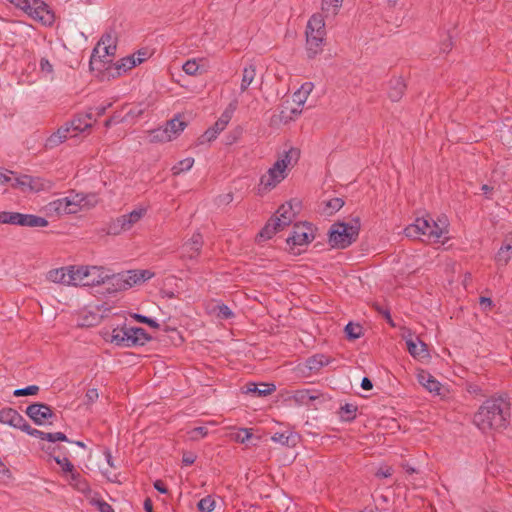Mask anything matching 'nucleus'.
Here are the masks:
<instances>
[{"instance_id": "52", "label": "nucleus", "mask_w": 512, "mask_h": 512, "mask_svg": "<svg viewBox=\"0 0 512 512\" xmlns=\"http://www.w3.org/2000/svg\"><path fill=\"white\" fill-rule=\"evenodd\" d=\"M132 317H133L136 321H138V322H140V323L147 324L148 326H150V327H152V328H158V327H159V324H158L155 320H153V319H151V318H149V317H146V316H144V315H141V314H134Z\"/></svg>"}, {"instance_id": "61", "label": "nucleus", "mask_w": 512, "mask_h": 512, "mask_svg": "<svg viewBox=\"0 0 512 512\" xmlns=\"http://www.w3.org/2000/svg\"><path fill=\"white\" fill-rule=\"evenodd\" d=\"M85 397L87 399V403L88 404L94 403L98 399V397H99L97 389H95V388L89 389L86 392Z\"/></svg>"}, {"instance_id": "43", "label": "nucleus", "mask_w": 512, "mask_h": 512, "mask_svg": "<svg viewBox=\"0 0 512 512\" xmlns=\"http://www.w3.org/2000/svg\"><path fill=\"white\" fill-rule=\"evenodd\" d=\"M197 507L200 512H212L215 508V501L214 499L209 495L204 498H202L198 504Z\"/></svg>"}, {"instance_id": "41", "label": "nucleus", "mask_w": 512, "mask_h": 512, "mask_svg": "<svg viewBox=\"0 0 512 512\" xmlns=\"http://www.w3.org/2000/svg\"><path fill=\"white\" fill-rule=\"evenodd\" d=\"M194 164V159L191 157L185 158L179 161L176 165L172 167L173 175H179L184 171H188L192 168Z\"/></svg>"}, {"instance_id": "55", "label": "nucleus", "mask_w": 512, "mask_h": 512, "mask_svg": "<svg viewBox=\"0 0 512 512\" xmlns=\"http://www.w3.org/2000/svg\"><path fill=\"white\" fill-rule=\"evenodd\" d=\"M218 134H219V133L217 132V130H216V129H214L213 127H211V128H209V129H207V130L204 132V134L201 136V141H200V142H201V143H204L205 141L210 142V141H212V140L216 139V137H217V135H218Z\"/></svg>"}, {"instance_id": "26", "label": "nucleus", "mask_w": 512, "mask_h": 512, "mask_svg": "<svg viewBox=\"0 0 512 512\" xmlns=\"http://www.w3.org/2000/svg\"><path fill=\"white\" fill-rule=\"evenodd\" d=\"M145 208H138L128 214L121 215V220L126 227L127 231L130 230L136 223H138L146 214Z\"/></svg>"}, {"instance_id": "42", "label": "nucleus", "mask_w": 512, "mask_h": 512, "mask_svg": "<svg viewBox=\"0 0 512 512\" xmlns=\"http://www.w3.org/2000/svg\"><path fill=\"white\" fill-rule=\"evenodd\" d=\"M345 333L350 340L358 339L362 335V326L350 322L345 326Z\"/></svg>"}, {"instance_id": "34", "label": "nucleus", "mask_w": 512, "mask_h": 512, "mask_svg": "<svg viewBox=\"0 0 512 512\" xmlns=\"http://www.w3.org/2000/svg\"><path fill=\"white\" fill-rule=\"evenodd\" d=\"M48 225V221L40 216L32 214H23L21 226L28 227H45Z\"/></svg>"}, {"instance_id": "11", "label": "nucleus", "mask_w": 512, "mask_h": 512, "mask_svg": "<svg viewBox=\"0 0 512 512\" xmlns=\"http://www.w3.org/2000/svg\"><path fill=\"white\" fill-rule=\"evenodd\" d=\"M138 271L132 270L126 273H118L111 276V285L115 291H122L131 288L132 286L141 283L138 279Z\"/></svg>"}, {"instance_id": "57", "label": "nucleus", "mask_w": 512, "mask_h": 512, "mask_svg": "<svg viewBox=\"0 0 512 512\" xmlns=\"http://www.w3.org/2000/svg\"><path fill=\"white\" fill-rule=\"evenodd\" d=\"M190 434H191V439L197 440V439L202 438L207 435V428L202 427V426L196 427L190 432Z\"/></svg>"}, {"instance_id": "58", "label": "nucleus", "mask_w": 512, "mask_h": 512, "mask_svg": "<svg viewBox=\"0 0 512 512\" xmlns=\"http://www.w3.org/2000/svg\"><path fill=\"white\" fill-rule=\"evenodd\" d=\"M480 306H481V309L484 312H489L494 307V304H493V301H492L491 298H489V297H481L480 298Z\"/></svg>"}, {"instance_id": "16", "label": "nucleus", "mask_w": 512, "mask_h": 512, "mask_svg": "<svg viewBox=\"0 0 512 512\" xmlns=\"http://www.w3.org/2000/svg\"><path fill=\"white\" fill-rule=\"evenodd\" d=\"M131 330H133V326L123 325L122 327H117L112 330L111 334V342L117 346L121 347H132L134 344L133 335Z\"/></svg>"}, {"instance_id": "64", "label": "nucleus", "mask_w": 512, "mask_h": 512, "mask_svg": "<svg viewBox=\"0 0 512 512\" xmlns=\"http://www.w3.org/2000/svg\"><path fill=\"white\" fill-rule=\"evenodd\" d=\"M138 271V279H140V282L143 283L146 280L150 279L153 276V273L149 270H137Z\"/></svg>"}, {"instance_id": "63", "label": "nucleus", "mask_w": 512, "mask_h": 512, "mask_svg": "<svg viewBox=\"0 0 512 512\" xmlns=\"http://www.w3.org/2000/svg\"><path fill=\"white\" fill-rule=\"evenodd\" d=\"M393 473V469L389 466L387 467H384V468H380L377 472H376V476L379 477V478H387V477H390Z\"/></svg>"}, {"instance_id": "59", "label": "nucleus", "mask_w": 512, "mask_h": 512, "mask_svg": "<svg viewBox=\"0 0 512 512\" xmlns=\"http://www.w3.org/2000/svg\"><path fill=\"white\" fill-rule=\"evenodd\" d=\"M93 503L98 506L100 512H114L112 506L103 500H93Z\"/></svg>"}, {"instance_id": "22", "label": "nucleus", "mask_w": 512, "mask_h": 512, "mask_svg": "<svg viewBox=\"0 0 512 512\" xmlns=\"http://www.w3.org/2000/svg\"><path fill=\"white\" fill-rule=\"evenodd\" d=\"M406 90V84L402 77H393L389 81L388 97L393 102H398Z\"/></svg>"}, {"instance_id": "9", "label": "nucleus", "mask_w": 512, "mask_h": 512, "mask_svg": "<svg viewBox=\"0 0 512 512\" xmlns=\"http://www.w3.org/2000/svg\"><path fill=\"white\" fill-rule=\"evenodd\" d=\"M204 241L201 233L195 232L181 246L180 258L183 260L197 259L203 247Z\"/></svg>"}, {"instance_id": "10", "label": "nucleus", "mask_w": 512, "mask_h": 512, "mask_svg": "<svg viewBox=\"0 0 512 512\" xmlns=\"http://www.w3.org/2000/svg\"><path fill=\"white\" fill-rule=\"evenodd\" d=\"M0 423L20 429L21 431L29 428V423L26 419L17 410L10 407L0 410Z\"/></svg>"}, {"instance_id": "56", "label": "nucleus", "mask_w": 512, "mask_h": 512, "mask_svg": "<svg viewBox=\"0 0 512 512\" xmlns=\"http://www.w3.org/2000/svg\"><path fill=\"white\" fill-rule=\"evenodd\" d=\"M344 205V201L341 198H333L328 201L327 207L330 209V212L338 211Z\"/></svg>"}, {"instance_id": "44", "label": "nucleus", "mask_w": 512, "mask_h": 512, "mask_svg": "<svg viewBox=\"0 0 512 512\" xmlns=\"http://www.w3.org/2000/svg\"><path fill=\"white\" fill-rule=\"evenodd\" d=\"M357 407L353 404H345L341 407V418L345 421H352L356 417Z\"/></svg>"}, {"instance_id": "39", "label": "nucleus", "mask_w": 512, "mask_h": 512, "mask_svg": "<svg viewBox=\"0 0 512 512\" xmlns=\"http://www.w3.org/2000/svg\"><path fill=\"white\" fill-rule=\"evenodd\" d=\"M125 231H127V229L124 226L120 216L112 220L107 226V234L109 235H120Z\"/></svg>"}, {"instance_id": "7", "label": "nucleus", "mask_w": 512, "mask_h": 512, "mask_svg": "<svg viewBox=\"0 0 512 512\" xmlns=\"http://www.w3.org/2000/svg\"><path fill=\"white\" fill-rule=\"evenodd\" d=\"M314 237L313 226L310 223L303 222L294 224L291 236L286 241L290 249H293L295 246L307 245Z\"/></svg>"}, {"instance_id": "18", "label": "nucleus", "mask_w": 512, "mask_h": 512, "mask_svg": "<svg viewBox=\"0 0 512 512\" xmlns=\"http://www.w3.org/2000/svg\"><path fill=\"white\" fill-rule=\"evenodd\" d=\"M290 224H283L278 215H273L258 234L259 241L272 238L277 232L284 230Z\"/></svg>"}, {"instance_id": "24", "label": "nucleus", "mask_w": 512, "mask_h": 512, "mask_svg": "<svg viewBox=\"0 0 512 512\" xmlns=\"http://www.w3.org/2000/svg\"><path fill=\"white\" fill-rule=\"evenodd\" d=\"M67 275L68 285L86 286L85 266H70Z\"/></svg>"}, {"instance_id": "50", "label": "nucleus", "mask_w": 512, "mask_h": 512, "mask_svg": "<svg viewBox=\"0 0 512 512\" xmlns=\"http://www.w3.org/2000/svg\"><path fill=\"white\" fill-rule=\"evenodd\" d=\"M67 197L69 198L70 201H73V203H75L76 213L81 211V209L83 207V202L85 200L84 195L80 194V193H70Z\"/></svg>"}, {"instance_id": "29", "label": "nucleus", "mask_w": 512, "mask_h": 512, "mask_svg": "<svg viewBox=\"0 0 512 512\" xmlns=\"http://www.w3.org/2000/svg\"><path fill=\"white\" fill-rule=\"evenodd\" d=\"M330 361V357H327L324 354H316L307 359L306 366L310 371L316 372L322 367L328 365Z\"/></svg>"}, {"instance_id": "5", "label": "nucleus", "mask_w": 512, "mask_h": 512, "mask_svg": "<svg viewBox=\"0 0 512 512\" xmlns=\"http://www.w3.org/2000/svg\"><path fill=\"white\" fill-rule=\"evenodd\" d=\"M17 8L44 26H51L55 21L53 11L42 0H21Z\"/></svg>"}, {"instance_id": "47", "label": "nucleus", "mask_w": 512, "mask_h": 512, "mask_svg": "<svg viewBox=\"0 0 512 512\" xmlns=\"http://www.w3.org/2000/svg\"><path fill=\"white\" fill-rule=\"evenodd\" d=\"M252 438L253 434L247 428H242L235 434V440L239 443H248Z\"/></svg>"}, {"instance_id": "17", "label": "nucleus", "mask_w": 512, "mask_h": 512, "mask_svg": "<svg viewBox=\"0 0 512 512\" xmlns=\"http://www.w3.org/2000/svg\"><path fill=\"white\" fill-rule=\"evenodd\" d=\"M301 207L300 201L293 199L285 204H282L274 215H278L282 219L283 224H291L296 217L298 210Z\"/></svg>"}, {"instance_id": "27", "label": "nucleus", "mask_w": 512, "mask_h": 512, "mask_svg": "<svg viewBox=\"0 0 512 512\" xmlns=\"http://www.w3.org/2000/svg\"><path fill=\"white\" fill-rule=\"evenodd\" d=\"M324 40L314 36H306V50L309 58H314L323 51Z\"/></svg>"}, {"instance_id": "53", "label": "nucleus", "mask_w": 512, "mask_h": 512, "mask_svg": "<svg viewBox=\"0 0 512 512\" xmlns=\"http://www.w3.org/2000/svg\"><path fill=\"white\" fill-rule=\"evenodd\" d=\"M218 313L217 316L221 319H230L233 317V312L227 305H218L217 306Z\"/></svg>"}, {"instance_id": "20", "label": "nucleus", "mask_w": 512, "mask_h": 512, "mask_svg": "<svg viewBox=\"0 0 512 512\" xmlns=\"http://www.w3.org/2000/svg\"><path fill=\"white\" fill-rule=\"evenodd\" d=\"M325 35V22L322 15H312L307 23L306 36H314L315 38H321V40H325Z\"/></svg>"}, {"instance_id": "40", "label": "nucleus", "mask_w": 512, "mask_h": 512, "mask_svg": "<svg viewBox=\"0 0 512 512\" xmlns=\"http://www.w3.org/2000/svg\"><path fill=\"white\" fill-rule=\"evenodd\" d=\"M151 142H168L172 140V134H169L164 128H158L151 131Z\"/></svg>"}, {"instance_id": "21", "label": "nucleus", "mask_w": 512, "mask_h": 512, "mask_svg": "<svg viewBox=\"0 0 512 512\" xmlns=\"http://www.w3.org/2000/svg\"><path fill=\"white\" fill-rule=\"evenodd\" d=\"M72 132L70 131V128H68V126L66 125V123L64 125H62L61 127H59L57 129V131H55L54 133H52L45 141V144H44V147L45 149H53L57 146H59L60 144H62L64 141H66V139L69 137V136H74L73 134H71Z\"/></svg>"}, {"instance_id": "1", "label": "nucleus", "mask_w": 512, "mask_h": 512, "mask_svg": "<svg viewBox=\"0 0 512 512\" xmlns=\"http://www.w3.org/2000/svg\"><path fill=\"white\" fill-rule=\"evenodd\" d=\"M510 417V404L503 397L487 399L475 413L473 422L483 432L506 428Z\"/></svg>"}, {"instance_id": "8", "label": "nucleus", "mask_w": 512, "mask_h": 512, "mask_svg": "<svg viewBox=\"0 0 512 512\" xmlns=\"http://www.w3.org/2000/svg\"><path fill=\"white\" fill-rule=\"evenodd\" d=\"M26 415L36 424V425H51L52 419L55 417V413L53 412L51 406L45 403H32L30 404L25 411Z\"/></svg>"}, {"instance_id": "62", "label": "nucleus", "mask_w": 512, "mask_h": 512, "mask_svg": "<svg viewBox=\"0 0 512 512\" xmlns=\"http://www.w3.org/2000/svg\"><path fill=\"white\" fill-rule=\"evenodd\" d=\"M40 68L43 72L51 74L53 72V66L48 59L42 58L40 60Z\"/></svg>"}, {"instance_id": "6", "label": "nucleus", "mask_w": 512, "mask_h": 512, "mask_svg": "<svg viewBox=\"0 0 512 512\" xmlns=\"http://www.w3.org/2000/svg\"><path fill=\"white\" fill-rule=\"evenodd\" d=\"M115 52L116 37L111 33L104 34L98 42L97 46L94 48L93 53L91 55L90 65L92 69H94V65H96L98 62L103 63L104 65L106 63H110V59L102 60L101 58L112 57L115 55Z\"/></svg>"}, {"instance_id": "19", "label": "nucleus", "mask_w": 512, "mask_h": 512, "mask_svg": "<svg viewBox=\"0 0 512 512\" xmlns=\"http://www.w3.org/2000/svg\"><path fill=\"white\" fill-rule=\"evenodd\" d=\"M92 119L93 114L91 112L78 114L70 122H66V125L70 128L73 135L76 136L78 133L92 127Z\"/></svg>"}, {"instance_id": "60", "label": "nucleus", "mask_w": 512, "mask_h": 512, "mask_svg": "<svg viewBox=\"0 0 512 512\" xmlns=\"http://www.w3.org/2000/svg\"><path fill=\"white\" fill-rule=\"evenodd\" d=\"M9 219V224L21 226L23 214L18 212H10Z\"/></svg>"}, {"instance_id": "12", "label": "nucleus", "mask_w": 512, "mask_h": 512, "mask_svg": "<svg viewBox=\"0 0 512 512\" xmlns=\"http://www.w3.org/2000/svg\"><path fill=\"white\" fill-rule=\"evenodd\" d=\"M85 274H87L86 286H97L106 281L111 282V276L102 266H85Z\"/></svg>"}, {"instance_id": "54", "label": "nucleus", "mask_w": 512, "mask_h": 512, "mask_svg": "<svg viewBox=\"0 0 512 512\" xmlns=\"http://www.w3.org/2000/svg\"><path fill=\"white\" fill-rule=\"evenodd\" d=\"M342 6V2L339 4L334 0H322V10L329 11L330 7H333V14H337V10Z\"/></svg>"}, {"instance_id": "38", "label": "nucleus", "mask_w": 512, "mask_h": 512, "mask_svg": "<svg viewBox=\"0 0 512 512\" xmlns=\"http://www.w3.org/2000/svg\"><path fill=\"white\" fill-rule=\"evenodd\" d=\"M186 127V123L179 118H174L167 122L165 129L169 134H172V138L176 137L179 132L183 131Z\"/></svg>"}, {"instance_id": "51", "label": "nucleus", "mask_w": 512, "mask_h": 512, "mask_svg": "<svg viewBox=\"0 0 512 512\" xmlns=\"http://www.w3.org/2000/svg\"><path fill=\"white\" fill-rule=\"evenodd\" d=\"M291 437H292L291 434L288 435L286 433H275L272 436V440L274 442L281 443L282 445L290 446V444H291L290 443Z\"/></svg>"}, {"instance_id": "49", "label": "nucleus", "mask_w": 512, "mask_h": 512, "mask_svg": "<svg viewBox=\"0 0 512 512\" xmlns=\"http://www.w3.org/2000/svg\"><path fill=\"white\" fill-rule=\"evenodd\" d=\"M38 392H39V387L37 385H30L26 388L15 390L14 395L17 397H20V396L36 395Z\"/></svg>"}, {"instance_id": "15", "label": "nucleus", "mask_w": 512, "mask_h": 512, "mask_svg": "<svg viewBox=\"0 0 512 512\" xmlns=\"http://www.w3.org/2000/svg\"><path fill=\"white\" fill-rule=\"evenodd\" d=\"M320 397L321 393L317 390L301 389L294 391L288 400L298 406H311Z\"/></svg>"}, {"instance_id": "46", "label": "nucleus", "mask_w": 512, "mask_h": 512, "mask_svg": "<svg viewBox=\"0 0 512 512\" xmlns=\"http://www.w3.org/2000/svg\"><path fill=\"white\" fill-rule=\"evenodd\" d=\"M231 120V115L228 111H225L221 117L215 122L213 128L217 130L218 133L223 131Z\"/></svg>"}, {"instance_id": "25", "label": "nucleus", "mask_w": 512, "mask_h": 512, "mask_svg": "<svg viewBox=\"0 0 512 512\" xmlns=\"http://www.w3.org/2000/svg\"><path fill=\"white\" fill-rule=\"evenodd\" d=\"M512 258V237L506 238L502 246L495 255V261L498 266H506Z\"/></svg>"}, {"instance_id": "13", "label": "nucleus", "mask_w": 512, "mask_h": 512, "mask_svg": "<svg viewBox=\"0 0 512 512\" xmlns=\"http://www.w3.org/2000/svg\"><path fill=\"white\" fill-rule=\"evenodd\" d=\"M46 210L50 215L76 214L75 203H73V201H70L67 196L49 202L46 205Z\"/></svg>"}, {"instance_id": "3", "label": "nucleus", "mask_w": 512, "mask_h": 512, "mask_svg": "<svg viewBox=\"0 0 512 512\" xmlns=\"http://www.w3.org/2000/svg\"><path fill=\"white\" fill-rule=\"evenodd\" d=\"M300 156L298 149L291 148L285 152L284 155L278 159L266 174L260 178V186L262 189L269 191L275 188L287 176L286 169L292 161L297 162Z\"/></svg>"}, {"instance_id": "28", "label": "nucleus", "mask_w": 512, "mask_h": 512, "mask_svg": "<svg viewBox=\"0 0 512 512\" xmlns=\"http://www.w3.org/2000/svg\"><path fill=\"white\" fill-rule=\"evenodd\" d=\"M409 353L415 358H425L428 356L427 346L424 342H415L409 339L406 342Z\"/></svg>"}, {"instance_id": "48", "label": "nucleus", "mask_w": 512, "mask_h": 512, "mask_svg": "<svg viewBox=\"0 0 512 512\" xmlns=\"http://www.w3.org/2000/svg\"><path fill=\"white\" fill-rule=\"evenodd\" d=\"M56 463L61 466L62 470L67 473H74V465L69 461L68 458L55 457Z\"/></svg>"}, {"instance_id": "2", "label": "nucleus", "mask_w": 512, "mask_h": 512, "mask_svg": "<svg viewBox=\"0 0 512 512\" xmlns=\"http://www.w3.org/2000/svg\"><path fill=\"white\" fill-rule=\"evenodd\" d=\"M448 227L449 223L446 216H440L437 220H434L431 216L426 215L416 218L415 222L407 226L404 232L410 238L439 243L441 238L448 234Z\"/></svg>"}, {"instance_id": "33", "label": "nucleus", "mask_w": 512, "mask_h": 512, "mask_svg": "<svg viewBox=\"0 0 512 512\" xmlns=\"http://www.w3.org/2000/svg\"><path fill=\"white\" fill-rule=\"evenodd\" d=\"M70 485H72L79 492L88 495L91 493L88 482L81 477L79 473H72L70 479Z\"/></svg>"}, {"instance_id": "32", "label": "nucleus", "mask_w": 512, "mask_h": 512, "mask_svg": "<svg viewBox=\"0 0 512 512\" xmlns=\"http://www.w3.org/2000/svg\"><path fill=\"white\" fill-rule=\"evenodd\" d=\"M263 386V389L258 388V386L255 383H248L246 385V393H251L254 395H257L258 397L267 396L270 395L272 392L276 390V387L274 384H261Z\"/></svg>"}, {"instance_id": "45", "label": "nucleus", "mask_w": 512, "mask_h": 512, "mask_svg": "<svg viewBox=\"0 0 512 512\" xmlns=\"http://www.w3.org/2000/svg\"><path fill=\"white\" fill-rule=\"evenodd\" d=\"M182 68L186 74L195 76L199 73L200 66L195 59H190L183 64Z\"/></svg>"}, {"instance_id": "37", "label": "nucleus", "mask_w": 512, "mask_h": 512, "mask_svg": "<svg viewBox=\"0 0 512 512\" xmlns=\"http://www.w3.org/2000/svg\"><path fill=\"white\" fill-rule=\"evenodd\" d=\"M131 332L133 335V341L131 342L134 344V346L144 345L149 340H151V336L143 328L133 327Z\"/></svg>"}, {"instance_id": "23", "label": "nucleus", "mask_w": 512, "mask_h": 512, "mask_svg": "<svg viewBox=\"0 0 512 512\" xmlns=\"http://www.w3.org/2000/svg\"><path fill=\"white\" fill-rule=\"evenodd\" d=\"M418 382L425 387L429 392H433L437 395H440V390L442 388L440 382H438L429 372L421 370L418 375Z\"/></svg>"}, {"instance_id": "4", "label": "nucleus", "mask_w": 512, "mask_h": 512, "mask_svg": "<svg viewBox=\"0 0 512 512\" xmlns=\"http://www.w3.org/2000/svg\"><path fill=\"white\" fill-rule=\"evenodd\" d=\"M360 230L358 218L349 223H334L329 231V243L333 248L344 249L356 241Z\"/></svg>"}, {"instance_id": "35", "label": "nucleus", "mask_w": 512, "mask_h": 512, "mask_svg": "<svg viewBox=\"0 0 512 512\" xmlns=\"http://www.w3.org/2000/svg\"><path fill=\"white\" fill-rule=\"evenodd\" d=\"M68 268L54 269L48 272L47 278L55 283L68 285Z\"/></svg>"}, {"instance_id": "31", "label": "nucleus", "mask_w": 512, "mask_h": 512, "mask_svg": "<svg viewBox=\"0 0 512 512\" xmlns=\"http://www.w3.org/2000/svg\"><path fill=\"white\" fill-rule=\"evenodd\" d=\"M256 76V67L254 64H249L244 67L242 73V80L240 85L241 92H245L248 87L252 84Z\"/></svg>"}, {"instance_id": "30", "label": "nucleus", "mask_w": 512, "mask_h": 512, "mask_svg": "<svg viewBox=\"0 0 512 512\" xmlns=\"http://www.w3.org/2000/svg\"><path fill=\"white\" fill-rule=\"evenodd\" d=\"M314 85L312 82H305L301 85V87L293 94V101L298 104V106L303 105L310 93L312 92Z\"/></svg>"}, {"instance_id": "14", "label": "nucleus", "mask_w": 512, "mask_h": 512, "mask_svg": "<svg viewBox=\"0 0 512 512\" xmlns=\"http://www.w3.org/2000/svg\"><path fill=\"white\" fill-rule=\"evenodd\" d=\"M137 65V62L135 60V55L127 56L119 61H117L114 64H109L106 67V74L108 77H118L122 73L134 68Z\"/></svg>"}, {"instance_id": "36", "label": "nucleus", "mask_w": 512, "mask_h": 512, "mask_svg": "<svg viewBox=\"0 0 512 512\" xmlns=\"http://www.w3.org/2000/svg\"><path fill=\"white\" fill-rule=\"evenodd\" d=\"M33 182H35L34 178L29 175H22L20 177H17L14 179V182L12 183L13 187H29L31 190L39 191L42 186L39 185H33Z\"/></svg>"}]
</instances>
